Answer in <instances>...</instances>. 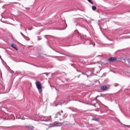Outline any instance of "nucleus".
<instances>
[{
	"label": "nucleus",
	"instance_id": "obj_6",
	"mask_svg": "<svg viewBox=\"0 0 130 130\" xmlns=\"http://www.w3.org/2000/svg\"><path fill=\"white\" fill-rule=\"evenodd\" d=\"M96 9H97V8L96 7V6H92V10L93 11H96Z\"/></svg>",
	"mask_w": 130,
	"mask_h": 130
},
{
	"label": "nucleus",
	"instance_id": "obj_20",
	"mask_svg": "<svg viewBox=\"0 0 130 130\" xmlns=\"http://www.w3.org/2000/svg\"><path fill=\"white\" fill-rule=\"evenodd\" d=\"M46 73H43L42 75H45Z\"/></svg>",
	"mask_w": 130,
	"mask_h": 130
},
{
	"label": "nucleus",
	"instance_id": "obj_17",
	"mask_svg": "<svg viewBox=\"0 0 130 130\" xmlns=\"http://www.w3.org/2000/svg\"><path fill=\"white\" fill-rule=\"evenodd\" d=\"M93 46H95V44L94 43H92Z\"/></svg>",
	"mask_w": 130,
	"mask_h": 130
},
{
	"label": "nucleus",
	"instance_id": "obj_8",
	"mask_svg": "<svg viewBox=\"0 0 130 130\" xmlns=\"http://www.w3.org/2000/svg\"><path fill=\"white\" fill-rule=\"evenodd\" d=\"M27 128H28V129H33V128H34V127H33L32 126H27Z\"/></svg>",
	"mask_w": 130,
	"mask_h": 130
},
{
	"label": "nucleus",
	"instance_id": "obj_18",
	"mask_svg": "<svg viewBox=\"0 0 130 130\" xmlns=\"http://www.w3.org/2000/svg\"><path fill=\"white\" fill-rule=\"evenodd\" d=\"M61 113H63V111L62 110L61 111Z\"/></svg>",
	"mask_w": 130,
	"mask_h": 130
},
{
	"label": "nucleus",
	"instance_id": "obj_16",
	"mask_svg": "<svg viewBox=\"0 0 130 130\" xmlns=\"http://www.w3.org/2000/svg\"><path fill=\"white\" fill-rule=\"evenodd\" d=\"M51 57H56V56H50Z\"/></svg>",
	"mask_w": 130,
	"mask_h": 130
},
{
	"label": "nucleus",
	"instance_id": "obj_23",
	"mask_svg": "<svg viewBox=\"0 0 130 130\" xmlns=\"http://www.w3.org/2000/svg\"><path fill=\"white\" fill-rule=\"evenodd\" d=\"M58 105V104L56 105V106H57Z\"/></svg>",
	"mask_w": 130,
	"mask_h": 130
},
{
	"label": "nucleus",
	"instance_id": "obj_9",
	"mask_svg": "<svg viewBox=\"0 0 130 130\" xmlns=\"http://www.w3.org/2000/svg\"><path fill=\"white\" fill-rule=\"evenodd\" d=\"M62 123H58L57 124H56L55 126H60L61 125Z\"/></svg>",
	"mask_w": 130,
	"mask_h": 130
},
{
	"label": "nucleus",
	"instance_id": "obj_3",
	"mask_svg": "<svg viewBox=\"0 0 130 130\" xmlns=\"http://www.w3.org/2000/svg\"><path fill=\"white\" fill-rule=\"evenodd\" d=\"M116 57H112L108 59L109 61H111V62H113V61H116Z\"/></svg>",
	"mask_w": 130,
	"mask_h": 130
},
{
	"label": "nucleus",
	"instance_id": "obj_12",
	"mask_svg": "<svg viewBox=\"0 0 130 130\" xmlns=\"http://www.w3.org/2000/svg\"><path fill=\"white\" fill-rule=\"evenodd\" d=\"M21 35H22L23 38H26V36H24L22 32H20Z\"/></svg>",
	"mask_w": 130,
	"mask_h": 130
},
{
	"label": "nucleus",
	"instance_id": "obj_2",
	"mask_svg": "<svg viewBox=\"0 0 130 130\" xmlns=\"http://www.w3.org/2000/svg\"><path fill=\"white\" fill-rule=\"evenodd\" d=\"M109 89V85H104L101 86V90L102 91H107Z\"/></svg>",
	"mask_w": 130,
	"mask_h": 130
},
{
	"label": "nucleus",
	"instance_id": "obj_4",
	"mask_svg": "<svg viewBox=\"0 0 130 130\" xmlns=\"http://www.w3.org/2000/svg\"><path fill=\"white\" fill-rule=\"evenodd\" d=\"M11 47L15 49V50H18V48H17V46L14 44L11 45Z\"/></svg>",
	"mask_w": 130,
	"mask_h": 130
},
{
	"label": "nucleus",
	"instance_id": "obj_21",
	"mask_svg": "<svg viewBox=\"0 0 130 130\" xmlns=\"http://www.w3.org/2000/svg\"><path fill=\"white\" fill-rule=\"evenodd\" d=\"M25 31H27V28H25Z\"/></svg>",
	"mask_w": 130,
	"mask_h": 130
},
{
	"label": "nucleus",
	"instance_id": "obj_24",
	"mask_svg": "<svg viewBox=\"0 0 130 130\" xmlns=\"http://www.w3.org/2000/svg\"><path fill=\"white\" fill-rule=\"evenodd\" d=\"M58 105V104L56 105V106H57Z\"/></svg>",
	"mask_w": 130,
	"mask_h": 130
},
{
	"label": "nucleus",
	"instance_id": "obj_11",
	"mask_svg": "<svg viewBox=\"0 0 130 130\" xmlns=\"http://www.w3.org/2000/svg\"><path fill=\"white\" fill-rule=\"evenodd\" d=\"M20 118H21V119H26V118H25V117H24V116H21Z\"/></svg>",
	"mask_w": 130,
	"mask_h": 130
},
{
	"label": "nucleus",
	"instance_id": "obj_5",
	"mask_svg": "<svg viewBox=\"0 0 130 130\" xmlns=\"http://www.w3.org/2000/svg\"><path fill=\"white\" fill-rule=\"evenodd\" d=\"M92 120H94L95 121H98V120H99V119L98 118L93 117L92 118Z\"/></svg>",
	"mask_w": 130,
	"mask_h": 130
},
{
	"label": "nucleus",
	"instance_id": "obj_1",
	"mask_svg": "<svg viewBox=\"0 0 130 130\" xmlns=\"http://www.w3.org/2000/svg\"><path fill=\"white\" fill-rule=\"evenodd\" d=\"M36 85L37 86V89L39 90V93H41V92H42V87H41V83H40V82H36Z\"/></svg>",
	"mask_w": 130,
	"mask_h": 130
},
{
	"label": "nucleus",
	"instance_id": "obj_25",
	"mask_svg": "<svg viewBox=\"0 0 130 130\" xmlns=\"http://www.w3.org/2000/svg\"><path fill=\"white\" fill-rule=\"evenodd\" d=\"M56 90H57V89L56 88Z\"/></svg>",
	"mask_w": 130,
	"mask_h": 130
},
{
	"label": "nucleus",
	"instance_id": "obj_14",
	"mask_svg": "<svg viewBox=\"0 0 130 130\" xmlns=\"http://www.w3.org/2000/svg\"><path fill=\"white\" fill-rule=\"evenodd\" d=\"M127 61H128V63H129V64H130V59H127Z\"/></svg>",
	"mask_w": 130,
	"mask_h": 130
},
{
	"label": "nucleus",
	"instance_id": "obj_10",
	"mask_svg": "<svg viewBox=\"0 0 130 130\" xmlns=\"http://www.w3.org/2000/svg\"><path fill=\"white\" fill-rule=\"evenodd\" d=\"M88 2H89V3H90V4H91V5H93L94 4V3H93L92 2V0H87Z\"/></svg>",
	"mask_w": 130,
	"mask_h": 130
},
{
	"label": "nucleus",
	"instance_id": "obj_7",
	"mask_svg": "<svg viewBox=\"0 0 130 130\" xmlns=\"http://www.w3.org/2000/svg\"><path fill=\"white\" fill-rule=\"evenodd\" d=\"M64 104V101H62L59 104H58V105H62Z\"/></svg>",
	"mask_w": 130,
	"mask_h": 130
},
{
	"label": "nucleus",
	"instance_id": "obj_19",
	"mask_svg": "<svg viewBox=\"0 0 130 130\" xmlns=\"http://www.w3.org/2000/svg\"><path fill=\"white\" fill-rule=\"evenodd\" d=\"M28 30H32V28H28Z\"/></svg>",
	"mask_w": 130,
	"mask_h": 130
},
{
	"label": "nucleus",
	"instance_id": "obj_15",
	"mask_svg": "<svg viewBox=\"0 0 130 130\" xmlns=\"http://www.w3.org/2000/svg\"><path fill=\"white\" fill-rule=\"evenodd\" d=\"M58 114H57H57H59V115H61V114H60V113H59V112H58L57 113Z\"/></svg>",
	"mask_w": 130,
	"mask_h": 130
},
{
	"label": "nucleus",
	"instance_id": "obj_13",
	"mask_svg": "<svg viewBox=\"0 0 130 130\" xmlns=\"http://www.w3.org/2000/svg\"><path fill=\"white\" fill-rule=\"evenodd\" d=\"M25 38V39H26V40H30L29 38H27V37H25V38Z\"/></svg>",
	"mask_w": 130,
	"mask_h": 130
},
{
	"label": "nucleus",
	"instance_id": "obj_22",
	"mask_svg": "<svg viewBox=\"0 0 130 130\" xmlns=\"http://www.w3.org/2000/svg\"><path fill=\"white\" fill-rule=\"evenodd\" d=\"M0 58H2V56L0 55Z\"/></svg>",
	"mask_w": 130,
	"mask_h": 130
}]
</instances>
